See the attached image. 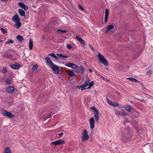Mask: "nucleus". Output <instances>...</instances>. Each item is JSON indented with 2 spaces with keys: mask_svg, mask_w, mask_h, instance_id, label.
<instances>
[{
  "mask_svg": "<svg viewBox=\"0 0 153 153\" xmlns=\"http://www.w3.org/2000/svg\"><path fill=\"white\" fill-rule=\"evenodd\" d=\"M45 59L46 60L47 64L49 66L53 64L50 58L47 57L45 58Z\"/></svg>",
  "mask_w": 153,
  "mask_h": 153,
  "instance_id": "dca6fc26",
  "label": "nucleus"
},
{
  "mask_svg": "<svg viewBox=\"0 0 153 153\" xmlns=\"http://www.w3.org/2000/svg\"><path fill=\"white\" fill-rule=\"evenodd\" d=\"M7 1V0H1V1H4V2H5Z\"/></svg>",
  "mask_w": 153,
  "mask_h": 153,
  "instance_id": "de8ad7c7",
  "label": "nucleus"
},
{
  "mask_svg": "<svg viewBox=\"0 0 153 153\" xmlns=\"http://www.w3.org/2000/svg\"><path fill=\"white\" fill-rule=\"evenodd\" d=\"M63 134V133H61L60 134H59L58 135L59 136V137H58L60 138Z\"/></svg>",
  "mask_w": 153,
  "mask_h": 153,
  "instance_id": "37998d69",
  "label": "nucleus"
},
{
  "mask_svg": "<svg viewBox=\"0 0 153 153\" xmlns=\"http://www.w3.org/2000/svg\"><path fill=\"white\" fill-rule=\"evenodd\" d=\"M127 79L129 80L130 81H131L132 82H134L135 83L137 82H138V81L137 79H136L135 78H131V77L128 78H127Z\"/></svg>",
  "mask_w": 153,
  "mask_h": 153,
  "instance_id": "393cba45",
  "label": "nucleus"
},
{
  "mask_svg": "<svg viewBox=\"0 0 153 153\" xmlns=\"http://www.w3.org/2000/svg\"><path fill=\"white\" fill-rule=\"evenodd\" d=\"M79 69L81 71H82V73H83L85 70L83 67L82 66H80Z\"/></svg>",
  "mask_w": 153,
  "mask_h": 153,
  "instance_id": "473e14b6",
  "label": "nucleus"
},
{
  "mask_svg": "<svg viewBox=\"0 0 153 153\" xmlns=\"http://www.w3.org/2000/svg\"><path fill=\"white\" fill-rule=\"evenodd\" d=\"M90 128L91 129H93L95 127V120L93 117H91L89 119Z\"/></svg>",
  "mask_w": 153,
  "mask_h": 153,
  "instance_id": "6e6552de",
  "label": "nucleus"
},
{
  "mask_svg": "<svg viewBox=\"0 0 153 153\" xmlns=\"http://www.w3.org/2000/svg\"><path fill=\"white\" fill-rule=\"evenodd\" d=\"M107 81H108V79H107Z\"/></svg>",
  "mask_w": 153,
  "mask_h": 153,
  "instance_id": "8fccbe9b",
  "label": "nucleus"
},
{
  "mask_svg": "<svg viewBox=\"0 0 153 153\" xmlns=\"http://www.w3.org/2000/svg\"><path fill=\"white\" fill-rule=\"evenodd\" d=\"M64 141L63 140H60L52 142L51 143L55 145H56L63 143H64Z\"/></svg>",
  "mask_w": 153,
  "mask_h": 153,
  "instance_id": "f8f14e48",
  "label": "nucleus"
},
{
  "mask_svg": "<svg viewBox=\"0 0 153 153\" xmlns=\"http://www.w3.org/2000/svg\"><path fill=\"white\" fill-rule=\"evenodd\" d=\"M90 109L94 112V116L97 122L98 121L99 119V113L97 108L94 106L91 107Z\"/></svg>",
  "mask_w": 153,
  "mask_h": 153,
  "instance_id": "7ed1b4c3",
  "label": "nucleus"
},
{
  "mask_svg": "<svg viewBox=\"0 0 153 153\" xmlns=\"http://www.w3.org/2000/svg\"><path fill=\"white\" fill-rule=\"evenodd\" d=\"M76 38L77 40L80 42L83 45H85V41L81 38L77 36H76Z\"/></svg>",
  "mask_w": 153,
  "mask_h": 153,
  "instance_id": "2eb2a0df",
  "label": "nucleus"
},
{
  "mask_svg": "<svg viewBox=\"0 0 153 153\" xmlns=\"http://www.w3.org/2000/svg\"><path fill=\"white\" fill-rule=\"evenodd\" d=\"M89 46H90L91 48V49L93 51H94V48H93V47L90 45V44H89Z\"/></svg>",
  "mask_w": 153,
  "mask_h": 153,
  "instance_id": "c03bdc74",
  "label": "nucleus"
},
{
  "mask_svg": "<svg viewBox=\"0 0 153 153\" xmlns=\"http://www.w3.org/2000/svg\"><path fill=\"white\" fill-rule=\"evenodd\" d=\"M90 80L89 78H87L85 81V84L83 85V87L85 88L87 87L89 85Z\"/></svg>",
  "mask_w": 153,
  "mask_h": 153,
  "instance_id": "aec40b11",
  "label": "nucleus"
},
{
  "mask_svg": "<svg viewBox=\"0 0 153 153\" xmlns=\"http://www.w3.org/2000/svg\"><path fill=\"white\" fill-rule=\"evenodd\" d=\"M6 83L8 85H10L11 84V81L9 79H7L6 80Z\"/></svg>",
  "mask_w": 153,
  "mask_h": 153,
  "instance_id": "e433bc0d",
  "label": "nucleus"
},
{
  "mask_svg": "<svg viewBox=\"0 0 153 153\" xmlns=\"http://www.w3.org/2000/svg\"><path fill=\"white\" fill-rule=\"evenodd\" d=\"M38 68V66L37 65H33L32 68V70L33 71L36 70Z\"/></svg>",
  "mask_w": 153,
  "mask_h": 153,
  "instance_id": "c85d7f7f",
  "label": "nucleus"
},
{
  "mask_svg": "<svg viewBox=\"0 0 153 153\" xmlns=\"http://www.w3.org/2000/svg\"><path fill=\"white\" fill-rule=\"evenodd\" d=\"M7 71L6 68L5 67H4L3 68V70H2V72L3 73H5Z\"/></svg>",
  "mask_w": 153,
  "mask_h": 153,
  "instance_id": "c9c22d12",
  "label": "nucleus"
},
{
  "mask_svg": "<svg viewBox=\"0 0 153 153\" xmlns=\"http://www.w3.org/2000/svg\"><path fill=\"white\" fill-rule=\"evenodd\" d=\"M141 101H143V100H141Z\"/></svg>",
  "mask_w": 153,
  "mask_h": 153,
  "instance_id": "3c124183",
  "label": "nucleus"
},
{
  "mask_svg": "<svg viewBox=\"0 0 153 153\" xmlns=\"http://www.w3.org/2000/svg\"><path fill=\"white\" fill-rule=\"evenodd\" d=\"M4 153H11L10 149L8 147L6 148Z\"/></svg>",
  "mask_w": 153,
  "mask_h": 153,
  "instance_id": "cd10ccee",
  "label": "nucleus"
},
{
  "mask_svg": "<svg viewBox=\"0 0 153 153\" xmlns=\"http://www.w3.org/2000/svg\"><path fill=\"white\" fill-rule=\"evenodd\" d=\"M67 46L68 49H71L72 48L71 46L69 44L67 45Z\"/></svg>",
  "mask_w": 153,
  "mask_h": 153,
  "instance_id": "ea45409f",
  "label": "nucleus"
},
{
  "mask_svg": "<svg viewBox=\"0 0 153 153\" xmlns=\"http://www.w3.org/2000/svg\"><path fill=\"white\" fill-rule=\"evenodd\" d=\"M11 68L15 69H17L20 67V65L18 64H15L10 66Z\"/></svg>",
  "mask_w": 153,
  "mask_h": 153,
  "instance_id": "6ab92c4d",
  "label": "nucleus"
},
{
  "mask_svg": "<svg viewBox=\"0 0 153 153\" xmlns=\"http://www.w3.org/2000/svg\"><path fill=\"white\" fill-rule=\"evenodd\" d=\"M132 135L128 128L125 129L120 135V139L124 142L126 143L131 139Z\"/></svg>",
  "mask_w": 153,
  "mask_h": 153,
  "instance_id": "f257e3e1",
  "label": "nucleus"
},
{
  "mask_svg": "<svg viewBox=\"0 0 153 153\" xmlns=\"http://www.w3.org/2000/svg\"><path fill=\"white\" fill-rule=\"evenodd\" d=\"M21 23L20 22V21L18 22H16V23L14 25L18 28H19L21 26Z\"/></svg>",
  "mask_w": 153,
  "mask_h": 153,
  "instance_id": "a878e982",
  "label": "nucleus"
},
{
  "mask_svg": "<svg viewBox=\"0 0 153 153\" xmlns=\"http://www.w3.org/2000/svg\"><path fill=\"white\" fill-rule=\"evenodd\" d=\"M98 59L101 63L105 66L108 65V63L105 57L100 53H98L97 55Z\"/></svg>",
  "mask_w": 153,
  "mask_h": 153,
  "instance_id": "20e7f679",
  "label": "nucleus"
},
{
  "mask_svg": "<svg viewBox=\"0 0 153 153\" xmlns=\"http://www.w3.org/2000/svg\"><path fill=\"white\" fill-rule=\"evenodd\" d=\"M109 10L108 9L106 8L105 9V18L104 20V22L105 23H106L108 21V18L109 14Z\"/></svg>",
  "mask_w": 153,
  "mask_h": 153,
  "instance_id": "ddd939ff",
  "label": "nucleus"
},
{
  "mask_svg": "<svg viewBox=\"0 0 153 153\" xmlns=\"http://www.w3.org/2000/svg\"><path fill=\"white\" fill-rule=\"evenodd\" d=\"M6 90L7 92L12 93L14 92V88L13 86H9L6 88Z\"/></svg>",
  "mask_w": 153,
  "mask_h": 153,
  "instance_id": "9b49d317",
  "label": "nucleus"
},
{
  "mask_svg": "<svg viewBox=\"0 0 153 153\" xmlns=\"http://www.w3.org/2000/svg\"><path fill=\"white\" fill-rule=\"evenodd\" d=\"M77 88L78 89H80L81 88H82V89L81 90L82 91L85 89L83 88H84V87H83V85L78 86L77 87Z\"/></svg>",
  "mask_w": 153,
  "mask_h": 153,
  "instance_id": "f704fd0d",
  "label": "nucleus"
},
{
  "mask_svg": "<svg viewBox=\"0 0 153 153\" xmlns=\"http://www.w3.org/2000/svg\"><path fill=\"white\" fill-rule=\"evenodd\" d=\"M49 55L51 56L52 57L54 58L55 59H58L57 57L56 56L55 54L54 53H50Z\"/></svg>",
  "mask_w": 153,
  "mask_h": 153,
  "instance_id": "c756f323",
  "label": "nucleus"
},
{
  "mask_svg": "<svg viewBox=\"0 0 153 153\" xmlns=\"http://www.w3.org/2000/svg\"><path fill=\"white\" fill-rule=\"evenodd\" d=\"M124 108L126 110L129 112H130L131 110V106L129 105L125 106Z\"/></svg>",
  "mask_w": 153,
  "mask_h": 153,
  "instance_id": "bb28decb",
  "label": "nucleus"
},
{
  "mask_svg": "<svg viewBox=\"0 0 153 153\" xmlns=\"http://www.w3.org/2000/svg\"><path fill=\"white\" fill-rule=\"evenodd\" d=\"M82 140L83 141L88 140L89 138V136L86 130H84L82 134Z\"/></svg>",
  "mask_w": 153,
  "mask_h": 153,
  "instance_id": "39448f33",
  "label": "nucleus"
},
{
  "mask_svg": "<svg viewBox=\"0 0 153 153\" xmlns=\"http://www.w3.org/2000/svg\"><path fill=\"white\" fill-rule=\"evenodd\" d=\"M107 102L108 103L114 107H117L119 105V104L117 102H113L111 100H109L108 99H106Z\"/></svg>",
  "mask_w": 153,
  "mask_h": 153,
  "instance_id": "1a4fd4ad",
  "label": "nucleus"
},
{
  "mask_svg": "<svg viewBox=\"0 0 153 153\" xmlns=\"http://www.w3.org/2000/svg\"><path fill=\"white\" fill-rule=\"evenodd\" d=\"M13 42H14L13 40H8V41H7L6 42V43L7 44H10V43L12 44V43H13Z\"/></svg>",
  "mask_w": 153,
  "mask_h": 153,
  "instance_id": "2f4dec72",
  "label": "nucleus"
},
{
  "mask_svg": "<svg viewBox=\"0 0 153 153\" xmlns=\"http://www.w3.org/2000/svg\"><path fill=\"white\" fill-rule=\"evenodd\" d=\"M50 67L52 68L53 71L55 74H59V69L58 66L53 64Z\"/></svg>",
  "mask_w": 153,
  "mask_h": 153,
  "instance_id": "423d86ee",
  "label": "nucleus"
},
{
  "mask_svg": "<svg viewBox=\"0 0 153 153\" xmlns=\"http://www.w3.org/2000/svg\"><path fill=\"white\" fill-rule=\"evenodd\" d=\"M94 84V82L93 81L91 82L90 83H89V87L87 88L89 89Z\"/></svg>",
  "mask_w": 153,
  "mask_h": 153,
  "instance_id": "7c9ffc66",
  "label": "nucleus"
},
{
  "mask_svg": "<svg viewBox=\"0 0 153 153\" xmlns=\"http://www.w3.org/2000/svg\"><path fill=\"white\" fill-rule=\"evenodd\" d=\"M18 4L21 7L24 9L25 10H26L28 9V7L27 5H25L22 2H19L18 3Z\"/></svg>",
  "mask_w": 153,
  "mask_h": 153,
  "instance_id": "9d476101",
  "label": "nucleus"
},
{
  "mask_svg": "<svg viewBox=\"0 0 153 153\" xmlns=\"http://www.w3.org/2000/svg\"><path fill=\"white\" fill-rule=\"evenodd\" d=\"M58 31H60L61 32H62V33H65V32H67V30H60V29H58Z\"/></svg>",
  "mask_w": 153,
  "mask_h": 153,
  "instance_id": "58836bf2",
  "label": "nucleus"
},
{
  "mask_svg": "<svg viewBox=\"0 0 153 153\" xmlns=\"http://www.w3.org/2000/svg\"><path fill=\"white\" fill-rule=\"evenodd\" d=\"M57 56L60 59H64L68 58V56H64L61 54H57Z\"/></svg>",
  "mask_w": 153,
  "mask_h": 153,
  "instance_id": "412c9836",
  "label": "nucleus"
},
{
  "mask_svg": "<svg viewBox=\"0 0 153 153\" xmlns=\"http://www.w3.org/2000/svg\"><path fill=\"white\" fill-rule=\"evenodd\" d=\"M12 19L13 21L15 22L20 21V19L19 18L18 15L17 14H15L13 16Z\"/></svg>",
  "mask_w": 153,
  "mask_h": 153,
  "instance_id": "4468645a",
  "label": "nucleus"
},
{
  "mask_svg": "<svg viewBox=\"0 0 153 153\" xmlns=\"http://www.w3.org/2000/svg\"><path fill=\"white\" fill-rule=\"evenodd\" d=\"M2 41H2L0 39V42H2Z\"/></svg>",
  "mask_w": 153,
  "mask_h": 153,
  "instance_id": "09e8293b",
  "label": "nucleus"
},
{
  "mask_svg": "<svg viewBox=\"0 0 153 153\" xmlns=\"http://www.w3.org/2000/svg\"><path fill=\"white\" fill-rule=\"evenodd\" d=\"M114 27V25H110L108 26L107 28V30H106V33H108V31L111 30Z\"/></svg>",
  "mask_w": 153,
  "mask_h": 153,
  "instance_id": "4be33fe9",
  "label": "nucleus"
},
{
  "mask_svg": "<svg viewBox=\"0 0 153 153\" xmlns=\"http://www.w3.org/2000/svg\"><path fill=\"white\" fill-rule=\"evenodd\" d=\"M121 111H117L115 113L116 115H120Z\"/></svg>",
  "mask_w": 153,
  "mask_h": 153,
  "instance_id": "79ce46f5",
  "label": "nucleus"
},
{
  "mask_svg": "<svg viewBox=\"0 0 153 153\" xmlns=\"http://www.w3.org/2000/svg\"><path fill=\"white\" fill-rule=\"evenodd\" d=\"M65 66L71 68H72L73 70L77 73H79V71L78 66L75 64L71 63H68L65 65Z\"/></svg>",
  "mask_w": 153,
  "mask_h": 153,
  "instance_id": "f03ea898",
  "label": "nucleus"
},
{
  "mask_svg": "<svg viewBox=\"0 0 153 153\" xmlns=\"http://www.w3.org/2000/svg\"><path fill=\"white\" fill-rule=\"evenodd\" d=\"M120 115L122 116H126V114L123 111H121Z\"/></svg>",
  "mask_w": 153,
  "mask_h": 153,
  "instance_id": "4c0bfd02",
  "label": "nucleus"
},
{
  "mask_svg": "<svg viewBox=\"0 0 153 153\" xmlns=\"http://www.w3.org/2000/svg\"><path fill=\"white\" fill-rule=\"evenodd\" d=\"M1 114L4 116H7L8 118H11L14 117V115L11 112H8L6 110H3L1 111Z\"/></svg>",
  "mask_w": 153,
  "mask_h": 153,
  "instance_id": "0eeeda50",
  "label": "nucleus"
},
{
  "mask_svg": "<svg viewBox=\"0 0 153 153\" xmlns=\"http://www.w3.org/2000/svg\"><path fill=\"white\" fill-rule=\"evenodd\" d=\"M132 112H135L137 113V112L136 111H135L134 110H133V109H132Z\"/></svg>",
  "mask_w": 153,
  "mask_h": 153,
  "instance_id": "a18cd8bd",
  "label": "nucleus"
},
{
  "mask_svg": "<svg viewBox=\"0 0 153 153\" xmlns=\"http://www.w3.org/2000/svg\"><path fill=\"white\" fill-rule=\"evenodd\" d=\"M78 7L80 10H82V11H84V9L82 5L79 4L78 5Z\"/></svg>",
  "mask_w": 153,
  "mask_h": 153,
  "instance_id": "72a5a7b5",
  "label": "nucleus"
},
{
  "mask_svg": "<svg viewBox=\"0 0 153 153\" xmlns=\"http://www.w3.org/2000/svg\"><path fill=\"white\" fill-rule=\"evenodd\" d=\"M1 30L2 32H3L4 33H6L7 32L6 30H5L4 29L1 28Z\"/></svg>",
  "mask_w": 153,
  "mask_h": 153,
  "instance_id": "a19ab883",
  "label": "nucleus"
},
{
  "mask_svg": "<svg viewBox=\"0 0 153 153\" xmlns=\"http://www.w3.org/2000/svg\"><path fill=\"white\" fill-rule=\"evenodd\" d=\"M68 74L71 76H75L76 75L74 72L72 70H67Z\"/></svg>",
  "mask_w": 153,
  "mask_h": 153,
  "instance_id": "a211bd4d",
  "label": "nucleus"
},
{
  "mask_svg": "<svg viewBox=\"0 0 153 153\" xmlns=\"http://www.w3.org/2000/svg\"><path fill=\"white\" fill-rule=\"evenodd\" d=\"M18 12L19 14L22 16H25V11L21 9H19Z\"/></svg>",
  "mask_w": 153,
  "mask_h": 153,
  "instance_id": "f3484780",
  "label": "nucleus"
},
{
  "mask_svg": "<svg viewBox=\"0 0 153 153\" xmlns=\"http://www.w3.org/2000/svg\"><path fill=\"white\" fill-rule=\"evenodd\" d=\"M89 71H90V72H91V73L92 72V71L91 69H90Z\"/></svg>",
  "mask_w": 153,
  "mask_h": 153,
  "instance_id": "49530a36",
  "label": "nucleus"
},
{
  "mask_svg": "<svg viewBox=\"0 0 153 153\" xmlns=\"http://www.w3.org/2000/svg\"><path fill=\"white\" fill-rule=\"evenodd\" d=\"M16 38L18 40L19 42H22L24 40L23 37L19 35L17 36Z\"/></svg>",
  "mask_w": 153,
  "mask_h": 153,
  "instance_id": "b1692460",
  "label": "nucleus"
},
{
  "mask_svg": "<svg viewBox=\"0 0 153 153\" xmlns=\"http://www.w3.org/2000/svg\"><path fill=\"white\" fill-rule=\"evenodd\" d=\"M29 48L31 50H32L33 48V42L31 39L29 40Z\"/></svg>",
  "mask_w": 153,
  "mask_h": 153,
  "instance_id": "5701e85b",
  "label": "nucleus"
}]
</instances>
